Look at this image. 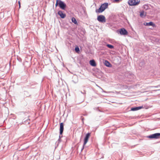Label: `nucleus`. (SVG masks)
<instances>
[{
  "label": "nucleus",
  "instance_id": "nucleus-5",
  "mask_svg": "<svg viewBox=\"0 0 160 160\" xmlns=\"http://www.w3.org/2000/svg\"><path fill=\"white\" fill-rule=\"evenodd\" d=\"M90 136V133H88L86 134L84 140L83 146L85 145L88 142Z\"/></svg>",
  "mask_w": 160,
  "mask_h": 160
},
{
  "label": "nucleus",
  "instance_id": "nucleus-10",
  "mask_svg": "<svg viewBox=\"0 0 160 160\" xmlns=\"http://www.w3.org/2000/svg\"><path fill=\"white\" fill-rule=\"evenodd\" d=\"M58 14L62 18H64L66 17V15L65 14L63 13L62 11H60L58 12Z\"/></svg>",
  "mask_w": 160,
  "mask_h": 160
},
{
  "label": "nucleus",
  "instance_id": "nucleus-19",
  "mask_svg": "<svg viewBox=\"0 0 160 160\" xmlns=\"http://www.w3.org/2000/svg\"><path fill=\"white\" fill-rule=\"evenodd\" d=\"M18 3L19 4V8H20V2L19 1L18 2Z\"/></svg>",
  "mask_w": 160,
  "mask_h": 160
},
{
  "label": "nucleus",
  "instance_id": "nucleus-11",
  "mask_svg": "<svg viewBox=\"0 0 160 160\" xmlns=\"http://www.w3.org/2000/svg\"><path fill=\"white\" fill-rule=\"evenodd\" d=\"M89 64L91 66L93 67H95L96 66V63L94 60H90L89 61Z\"/></svg>",
  "mask_w": 160,
  "mask_h": 160
},
{
  "label": "nucleus",
  "instance_id": "nucleus-14",
  "mask_svg": "<svg viewBox=\"0 0 160 160\" xmlns=\"http://www.w3.org/2000/svg\"><path fill=\"white\" fill-rule=\"evenodd\" d=\"M107 46L108 47L111 49H112L114 48L113 46L110 44H107Z\"/></svg>",
  "mask_w": 160,
  "mask_h": 160
},
{
  "label": "nucleus",
  "instance_id": "nucleus-9",
  "mask_svg": "<svg viewBox=\"0 0 160 160\" xmlns=\"http://www.w3.org/2000/svg\"><path fill=\"white\" fill-rule=\"evenodd\" d=\"M143 24L145 26H152L153 27H155V25L152 22H144Z\"/></svg>",
  "mask_w": 160,
  "mask_h": 160
},
{
  "label": "nucleus",
  "instance_id": "nucleus-16",
  "mask_svg": "<svg viewBox=\"0 0 160 160\" xmlns=\"http://www.w3.org/2000/svg\"><path fill=\"white\" fill-rule=\"evenodd\" d=\"M145 16V15H144V12L143 11L140 14V16L141 17H142Z\"/></svg>",
  "mask_w": 160,
  "mask_h": 160
},
{
  "label": "nucleus",
  "instance_id": "nucleus-15",
  "mask_svg": "<svg viewBox=\"0 0 160 160\" xmlns=\"http://www.w3.org/2000/svg\"><path fill=\"white\" fill-rule=\"evenodd\" d=\"M75 50L78 53H79L80 50L79 48L78 47H76L75 48Z\"/></svg>",
  "mask_w": 160,
  "mask_h": 160
},
{
  "label": "nucleus",
  "instance_id": "nucleus-6",
  "mask_svg": "<svg viewBox=\"0 0 160 160\" xmlns=\"http://www.w3.org/2000/svg\"><path fill=\"white\" fill-rule=\"evenodd\" d=\"M119 32L122 35H127L128 32L124 28H122L119 30Z\"/></svg>",
  "mask_w": 160,
  "mask_h": 160
},
{
  "label": "nucleus",
  "instance_id": "nucleus-17",
  "mask_svg": "<svg viewBox=\"0 0 160 160\" xmlns=\"http://www.w3.org/2000/svg\"><path fill=\"white\" fill-rule=\"evenodd\" d=\"M142 107H136L135 108H134L133 109H132V110H138L139 109H140L141 108H142Z\"/></svg>",
  "mask_w": 160,
  "mask_h": 160
},
{
  "label": "nucleus",
  "instance_id": "nucleus-18",
  "mask_svg": "<svg viewBox=\"0 0 160 160\" xmlns=\"http://www.w3.org/2000/svg\"><path fill=\"white\" fill-rule=\"evenodd\" d=\"M58 0H56V4H55V6L56 7H57L58 5Z\"/></svg>",
  "mask_w": 160,
  "mask_h": 160
},
{
  "label": "nucleus",
  "instance_id": "nucleus-1",
  "mask_svg": "<svg viewBox=\"0 0 160 160\" xmlns=\"http://www.w3.org/2000/svg\"><path fill=\"white\" fill-rule=\"evenodd\" d=\"M108 6L107 3H103L102 4L99 9L96 10V12L98 13H101L103 12Z\"/></svg>",
  "mask_w": 160,
  "mask_h": 160
},
{
  "label": "nucleus",
  "instance_id": "nucleus-7",
  "mask_svg": "<svg viewBox=\"0 0 160 160\" xmlns=\"http://www.w3.org/2000/svg\"><path fill=\"white\" fill-rule=\"evenodd\" d=\"M58 5L59 7L61 9L63 10L65 9L66 5L63 2L61 1H59L58 3Z\"/></svg>",
  "mask_w": 160,
  "mask_h": 160
},
{
  "label": "nucleus",
  "instance_id": "nucleus-3",
  "mask_svg": "<svg viewBox=\"0 0 160 160\" xmlns=\"http://www.w3.org/2000/svg\"><path fill=\"white\" fill-rule=\"evenodd\" d=\"M148 138L150 139H158L160 138V133H156L148 136Z\"/></svg>",
  "mask_w": 160,
  "mask_h": 160
},
{
  "label": "nucleus",
  "instance_id": "nucleus-13",
  "mask_svg": "<svg viewBox=\"0 0 160 160\" xmlns=\"http://www.w3.org/2000/svg\"><path fill=\"white\" fill-rule=\"evenodd\" d=\"M72 21L75 24H77V22L76 19L74 18H72Z\"/></svg>",
  "mask_w": 160,
  "mask_h": 160
},
{
  "label": "nucleus",
  "instance_id": "nucleus-8",
  "mask_svg": "<svg viewBox=\"0 0 160 160\" xmlns=\"http://www.w3.org/2000/svg\"><path fill=\"white\" fill-rule=\"evenodd\" d=\"M64 124L62 122L60 124V134H62L64 129Z\"/></svg>",
  "mask_w": 160,
  "mask_h": 160
},
{
  "label": "nucleus",
  "instance_id": "nucleus-12",
  "mask_svg": "<svg viewBox=\"0 0 160 160\" xmlns=\"http://www.w3.org/2000/svg\"><path fill=\"white\" fill-rule=\"evenodd\" d=\"M104 64L107 67H110L111 66V65L110 63L107 61H105V62Z\"/></svg>",
  "mask_w": 160,
  "mask_h": 160
},
{
  "label": "nucleus",
  "instance_id": "nucleus-20",
  "mask_svg": "<svg viewBox=\"0 0 160 160\" xmlns=\"http://www.w3.org/2000/svg\"><path fill=\"white\" fill-rule=\"evenodd\" d=\"M114 1L116 2H118L119 1V0H114Z\"/></svg>",
  "mask_w": 160,
  "mask_h": 160
},
{
  "label": "nucleus",
  "instance_id": "nucleus-2",
  "mask_svg": "<svg viewBox=\"0 0 160 160\" xmlns=\"http://www.w3.org/2000/svg\"><path fill=\"white\" fill-rule=\"evenodd\" d=\"M140 0H129L128 2V4L131 6H136L139 4Z\"/></svg>",
  "mask_w": 160,
  "mask_h": 160
},
{
  "label": "nucleus",
  "instance_id": "nucleus-4",
  "mask_svg": "<svg viewBox=\"0 0 160 160\" xmlns=\"http://www.w3.org/2000/svg\"><path fill=\"white\" fill-rule=\"evenodd\" d=\"M97 20L99 22H106L105 17L102 15L98 16L97 18Z\"/></svg>",
  "mask_w": 160,
  "mask_h": 160
}]
</instances>
